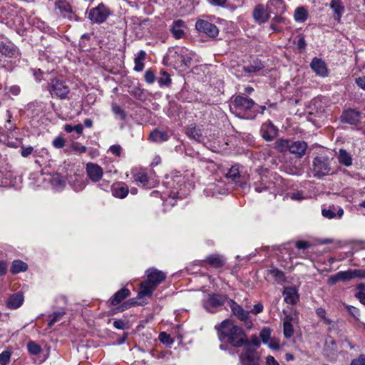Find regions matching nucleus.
Segmentation results:
<instances>
[{
  "label": "nucleus",
  "mask_w": 365,
  "mask_h": 365,
  "mask_svg": "<svg viewBox=\"0 0 365 365\" xmlns=\"http://www.w3.org/2000/svg\"><path fill=\"white\" fill-rule=\"evenodd\" d=\"M112 194L114 197L123 199L129 192L128 187L124 182H118L112 185Z\"/></svg>",
  "instance_id": "nucleus-26"
},
{
  "label": "nucleus",
  "mask_w": 365,
  "mask_h": 365,
  "mask_svg": "<svg viewBox=\"0 0 365 365\" xmlns=\"http://www.w3.org/2000/svg\"><path fill=\"white\" fill-rule=\"evenodd\" d=\"M294 20L297 22H304L307 19V12L303 7H298L296 9L294 14Z\"/></svg>",
  "instance_id": "nucleus-43"
},
{
  "label": "nucleus",
  "mask_w": 365,
  "mask_h": 365,
  "mask_svg": "<svg viewBox=\"0 0 365 365\" xmlns=\"http://www.w3.org/2000/svg\"><path fill=\"white\" fill-rule=\"evenodd\" d=\"M34 155L36 158V163L38 164L49 161L51 158L48 150L44 148L36 149Z\"/></svg>",
  "instance_id": "nucleus-35"
},
{
  "label": "nucleus",
  "mask_w": 365,
  "mask_h": 365,
  "mask_svg": "<svg viewBox=\"0 0 365 365\" xmlns=\"http://www.w3.org/2000/svg\"><path fill=\"white\" fill-rule=\"evenodd\" d=\"M86 173L93 182H99L103 175V169L98 164L88 163L86 164Z\"/></svg>",
  "instance_id": "nucleus-13"
},
{
  "label": "nucleus",
  "mask_w": 365,
  "mask_h": 365,
  "mask_svg": "<svg viewBox=\"0 0 365 365\" xmlns=\"http://www.w3.org/2000/svg\"><path fill=\"white\" fill-rule=\"evenodd\" d=\"M122 150L123 149L120 145H113L108 149V151L117 157L120 156Z\"/></svg>",
  "instance_id": "nucleus-57"
},
{
  "label": "nucleus",
  "mask_w": 365,
  "mask_h": 365,
  "mask_svg": "<svg viewBox=\"0 0 365 365\" xmlns=\"http://www.w3.org/2000/svg\"><path fill=\"white\" fill-rule=\"evenodd\" d=\"M314 176L321 178L331 171L330 160L327 156H316L312 161Z\"/></svg>",
  "instance_id": "nucleus-6"
},
{
  "label": "nucleus",
  "mask_w": 365,
  "mask_h": 365,
  "mask_svg": "<svg viewBox=\"0 0 365 365\" xmlns=\"http://www.w3.org/2000/svg\"><path fill=\"white\" fill-rule=\"evenodd\" d=\"M205 262L215 268H220L223 266L225 259L219 255H210L207 257Z\"/></svg>",
  "instance_id": "nucleus-36"
},
{
  "label": "nucleus",
  "mask_w": 365,
  "mask_h": 365,
  "mask_svg": "<svg viewBox=\"0 0 365 365\" xmlns=\"http://www.w3.org/2000/svg\"><path fill=\"white\" fill-rule=\"evenodd\" d=\"M64 130H65V131H66L67 133H71L72 132H75L77 135H79L82 134L83 128L81 124H78L76 125H71L67 124L65 125Z\"/></svg>",
  "instance_id": "nucleus-51"
},
{
  "label": "nucleus",
  "mask_w": 365,
  "mask_h": 365,
  "mask_svg": "<svg viewBox=\"0 0 365 365\" xmlns=\"http://www.w3.org/2000/svg\"><path fill=\"white\" fill-rule=\"evenodd\" d=\"M310 67L316 75L321 77L328 76V69L326 63L321 58H314L310 63Z\"/></svg>",
  "instance_id": "nucleus-15"
},
{
  "label": "nucleus",
  "mask_w": 365,
  "mask_h": 365,
  "mask_svg": "<svg viewBox=\"0 0 365 365\" xmlns=\"http://www.w3.org/2000/svg\"><path fill=\"white\" fill-rule=\"evenodd\" d=\"M195 28L200 32L204 33L212 38L217 37L219 34V29L217 26L206 20H197L195 23Z\"/></svg>",
  "instance_id": "nucleus-11"
},
{
  "label": "nucleus",
  "mask_w": 365,
  "mask_h": 365,
  "mask_svg": "<svg viewBox=\"0 0 365 365\" xmlns=\"http://www.w3.org/2000/svg\"><path fill=\"white\" fill-rule=\"evenodd\" d=\"M186 135L197 142H203L204 136L202 133V131L200 128H196L195 125H190L186 128L185 131Z\"/></svg>",
  "instance_id": "nucleus-29"
},
{
  "label": "nucleus",
  "mask_w": 365,
  "mask_h": 365,
  "mask_svg": "<svg viewBox=\"0 0 365 365\" xmlns=\"http://www.w3.org/2000/svg\"><path fill=\"white\" fill-rule=\"evenodd\" d=\"M16 178L10 170H0V187H14Z\"/></svg>",
  "instance_id": "nucleus-21"
},
{
  "label": "nucleus",
  "mask_w": 365,
  "mask_h": 365,
  "mask_svg": "<svg viewBox=\"0 0 365 365\" xmlns=\"http://www.w3.org/2000/svg\"><path fill=\"white\" fill-rule=\"evenodd\" d=\"M227 300L226 295L220 294H208L202 299V306L206 311L215 313Z\"/></svg>",
  "instance_id": "nucleus-4"
},
{
  "label": "nucleus",
  "mask_w": 365,
  "mask_h": 365,
  "mask_svg": "<svg viewBox=\"0 0 365 365\" xmlns=\"http://www.w3.org/2000/svg\"><path fill=\"white\" fill-rule=\"evenodd\" d=\"M24 302V295L23 292H18L8 297L6 301V306L9 309H16L23 304Z\"/></svg>",
  "instance_id": "nucleus-16"
},
{
  "label": "nucleus",
  "mask_w": 365,
  "mask_h": 365,
  "mask_svg": "<svg viewBox=\"0 0 365 365\" xmlns=\"http://www.w3.org/2000/svg\"><path fill=\"white\" fill-rule=\"evenodd\" d=\"M269 13L263 6L257 5L253 11V18L259 24L265 23L269 17Z\"/></svg>",
  "instance_id": "nucleus-24"
},
{
  "label": "nucleus",
  "mask_w": 365,
  "mask_h": 365,
  "mask_svg": "<svg viewBox=\"0 0 365 365\" xmlns=\"http://www.w3.org/2000/svg\"><path fill=\"white\" fill-rule=\"evenodd\" d=\"M290 140L278 139L275 142V148L280 153L289 150Z\"/></svg>",
  "instance_id": "nucleus-45"
},
{
  "label": "nucleus",
  "mask_w": 365,
  "mask_h": 365,
  "mask_svg": "<svg viewBox=\"0 0 365 365\" xmlns=\"http://www.w3.org/2000/svg\"><path fill=\"white\" fill-rule=\"evenodd\" d=\"M130 292L128 289L123 287L114 294L110 299V304L112 305H117L120 304L123 299L128 297Z\"/></svg>",
  "instance_id": "nucleus-32"
},
{
  "label": "nucleus",
  "mask_w": 365,
  "mask_h": 365,
  "mask_svg": "<svg viewBox=\"0 0 365 365\" xmlns=\"http://www.w3.org/2000/svg\"><path fill=\"white\" fill-rule=\"evenodd\" d=\"M283 328L284 337L287 339L291 338L294 334V328L290 320L287 319L284 322Z\"/></svg>",
  "instance_id": "nucleus-46"
},
{
  "label": "nucleus",
  "mask_w": 365,
  "mask_h": 365,
  "mask_svg": "<svg viewBox=\"0 0 365 365\" xmlns=\"http://www.w3.org/2000/svg\"><path fill=\"white\" fill-rule=\"evenodd\" d=\"M112 110L113 113L119 117L121 120H125L126 118V114L125 111L117 104L112 105Z\"/></svg>",
  "instance_id": "nucleus-53"
},
{
  "label": "nucleus",
  "mask_w": 365,
  "mask_h": 365,
  "mask_svg": "<svg viewBox=\"0 0 365 365\" xmlns=\"http://www.w3.org/2000/svg\"><path fill=\"white\" fill-rule=\"evenodd\" d=\"M240 361L241 365H259V356L258 353L252 348L245 345V349L240 354Z\"/></svg>",
  "instance_id": "nucleus-10"
},
{
  "label": "nucleus",
  "mask_w": 365,
  "mask_h": 365,
  "mask_svg": "<svg viewBox=\"0 0 365 365\" xmlns=\"http://www.w3.org/2000/svg\"><path fill=\"white\" fill-rule=\"evenodd\" d=\"M263 68V65L260 62H254L247 66L243 67V70L248 73H257Z\"/></svg>",
  "instance_id": "nucleus-48"
},
{
  "label": "nucleus",
  "mask_w": 365,
  "mask_h": 365,
  "mask_svg": "<svg viewBox=\"0 0 365 365\" xmlns=\"http://www.w3.org/2000/svg\"><path fill=\"white\" fill-rule=\"evenodd\" d=\"M56 8L65 17H71L72 9L71 5L66 1H60L56 4Z\"/></svg>",
  "instance_id": "nucleus-38"
},
{
  "label": "nucleus",
  "mask_w": 365,
  "mask_h": 365,
  "mask_svg": "<svg viewBox=\"0 0 365 365\" xmlns=\"http://www.w3.org/2000/svg\"><path fill=\"white\" fill-rule=\"evenodd\" d=\"M343 123L357 125L361 119V113L354 109H348L343 112L341 116Z\"/></svg>",
  "instance_id": "nucleus-12"
},
{
  "label": "nucleus",
  "mask_w": 365,
  "mask_h": 365,
  "mask_svg": "<svg viewBox=\"0 0 365 365\" xmlns=\"http://www.w3.org/2000/svg\"><path fill=\"white\" fill-rule=\"evenodd\" d=\"M252 186L257 192H262L271 190L274 183L267 175L256 172L252 177Z\"/></svg>",
  "instance_id": "nucleus-7"
},
{
  "label": "nucleus",
  "mask_w": 365,
  "mask_h": 365,
  "mask_svg": "<svg viewBox=\"0 0 365 365\" xmlns=\"http://www.w3.org/2000/svg\"><path fill=\"white\" fill-rule=\"evenodd\" d=\"M267 280L273 279L277 283L279 284L284 281V274L283 272L277 268H272L267 269L264 274Z\"/></svg>",
  "instance_id": "nucleus-27"
},
{
  "label": "nucleus",
  "mask_w": 365,
  "mask_h": 365,
  "mask_svg": "<svg viewBox=\"0 0 365 365\" xmlns=\"http://www.w3.org/2000/svg\"><path fill=\"white\" fill-rule=\"evenodd\" d=\"M227 178L231 179L235 182H240V171L237 165L232 166L225 175Z\"/></svg>",
  "instance_id": "nucleus-40"
},
{
  "label": "nucleus",
  "mask_w": 365,
  "mask_h": 365,
  "mask_svg": "<svg viewBox=\"0 0 365 365\" xmlns=\"http://www.w3.org/2000/svg\"><path fill=\"white\" fill-rule=\"evenodd\" d=\"M10 123H11V120L9 119L7 120V123L9 124V126H8L7 125H5V127L4 128V129H5V130H6V132L4 133V135H2V143H1V144H0V147L7 145L9 147L16 148H18L19 145L20 144V142L17 140V138H16V139L14 140H10L9 136H8L7 138L6 137V135H8L9 132H11L13 128L14 129L15 128V126H14L13 125H11Z\"/></svg>",
  "instance_id": "nucleus-20"
},
{
  "label": "nucleus",
  "mask_w": 365,
  "mask_h": 365,
  "mask_svg": "<svg viewBox=\"0 0 365 365\" xmlns=\"http://www.w3.org/2000/svg\"><path fill=\"white\" fill-rule=\"evenodd\" d=\"M186 51V48L175 46L170 48L163 58V62L166 66L180 68L182 55Z\"/></svg>",
  "instance_id": "nucleus-8"
},
{
  "label": "nucleus",
  "mask_w": 365,
  "mask_h": 365,
  "mask_svg": "<svg viewBox=\"0 0 365 365\" xmlns=\"http://www.w3.org/2000/svg\"><path fill=\"white\" fill-rule=\"evenodd\" d=\"M28 351L32 355H38L41 351V346L35 341H31L27 344Z\"/></svg>",
  "instance_id": "nucleus-50"
},
{
  "label": "nucleus",
  "mask_w": 365,
  "mask_h": 365,
  "mask_svg": "<svg viewBox=\"0 0 365 365\" xmlns=\"http://www.w3.org/2000/svg\"><path fill=\"white\" fill-rule=\"evenodd\" d=\"M346 308L354 318L357 319L360 316V311L358 308L351 305H347Z\"/></svg>",
  "instance_id": "nucleus-62"
},
{
  "label": "nucleus",
  "mask_w": 365,
  "mask_h": 365,
  "mask_svg": "<svg viewBox=\"0 0 365 365\" xmlns=\"http://www.w3.org/2000/svg\"><path fill=\"white\" fill-rule=\"evenodd\" d=\"M341 281H348L356 278L355 269H348L346 271L339 272L338 276Z\"/></svg>",
  "instance_id": "nucleus-47"
},
{
  "label": "nucleus",
  "mask_w": 365,
  "mask_h": 365,
  "mask_svg": "<svg viewBox=\"0 0 365 365\" xmlns=\"http://www.w3.org/2000/svg\"><path fill=\"white\" fill-rule=\"evenodd\" d=\"M133 178L135 182H136L138 184H140L143 187L147 186L148 178L145 172L138 171L134 174Z\"/></svg>",
  "instance_id": "nucleus-44"
},
{
  "label": "nucleus",
  "mask_w": 365,
  "mask_h": 365,
  "mask_svg": "<svg viewBox=\"0 0 365 365\" xmlns=\"http://www.w3.org/2000/svg\"><path fill=\"white\" fill-rule=\"evenodd\" d=\"M68 183L76 192L83 190L86 186V180L83 176L80 175L71 176L68 179Z\"/></svg>",
  "instance_id": "nucleus-23"
},
{
  "label": "nucleus",
  "mask_w": 365,
  "mask_h": 365,
  "mask_svg": "<svg viewBox=\"0 0 365 365\" xmlns=\"http://www.w3.org/2000/svg\"><path fill=\"white\" fill-rule=\"evenodd\" d=\"M27 269L28 265L26 263L21 260H14L12 262L11 272L14 274H16L21 272H25L27 270Z\"/></svg>",
  "instance_id": "nucleus-39"
},
{
  "label": "nucleus",
  "mask_w": 365,
  "mask_h": 365,
  "mask_svg": "<svg viewBox=\"0 0 365 365\" xmlns=\"http://www.w3.org/2000/svg\"><path fill=\"white\" fill-rule=\"evenodd\" d=\"M337 159L340 164L346 167H350L352 165V156L344 149H339Z\"/></svg>",
  "instance_id": "nucleus-34"
},
{
  "label": "nucleus",
  "mask_w": 365,
  "mask_h": 365,
  "mask_svg": "<svg viewBox=\"0 0 365 365\" xmlns=\"http://www.w3.org/2000/svg\"><path fill=\"white\" fill-rule=\"evenodd\" d=\"M185 26V23L182 20L178 19L176 21H174L173 23V25L171 26V32L174 37L177 39L182 38L184 35V31L182 28Z\"/></svg>",
  "instance_id": "nucleus-30"
},
{
  "label": "nucleus",
  "mask_w": 365,
  "mask_h": 365,
  "mask_svg": "<svg viewBox=\"0 0 365 365\" xmlns=\"http://www.w3.org/2000/svg\"><path fill=\"white\" fill-rule=\"evenodd\" d=\"M52 187L56 190H61L65 186L66 182L59 175H56L51 179Z\"/></svg>",
  "instance_id": "nucleus-42"
},
{
  "label": "nucleus",
  "mask_w": 365,
  "mask_h": 365,
  "mask_svg": "<svg viewBox=\"0 0 365 365\" xmlns=\"http://www.w3.org/2000/svg\"><path fill=\"white\" fill-rule=\"evenodd\" d=\"M285 9L286 6L283 0H270L267 4V10L270 14L281 15L284 13Z\"/></svg>",
  "instance_id": "nucleus-19"
},
{
  "label": "nucleus",
  "mask_w": 365,
  "mask_h": 365,
  "mask_svg": "<svg viewBox=\"0 0 365 365\" xmlns=\"http://www.w3.org/2000/svg\"><path fill=\"white\" fill-rule=\"evenodd\" d=\"M257 107L255 102L251 99L242 96H237L230 103V111L240 118L251 119L255 116L252 109Z\"/></svg>",
  "instance_id": "nucleus-3"
},
{
  "label": "nucleus",
  "mask_w": 365,
  "mask_h": 365,
  "mask_svg": "<svg viewBox=\"0 0 365 365\" xmlns=\"http://www.w3.org/2000/svg\"><path fill=\"white\" fill-rule=\"evenodd\" d=\"M350 365H365V354H361L358 358L351 360Z\"/></svg>",
  "instance_id": "nucleus-63"
},
{
  "label": "nucleus",
  "mask_w": 365,
  "mask_h": 365,
  "mask_svg": "<svg viewBox=\"0 0 365 365\" xmlns=\"http://www.w3.org/2000/svg\"><path fill=\"white\" fill-rule=\"evenodd\" d=\"M65 313L66 312L63 310L54 312L51 319L48 324V327H52L56 322H58L64 316Z\"/></svg>",
  "instance_id": "nucleus-52"
},
{
  "label": "nucleus",
  "mask_w": 365,
  "mask_h": 365,
  "mask_svg": "<svg viewBox=\"0 0 365 365\" xmlns=\"http://www.w3.org/2000/svg\"><path fill=\"white\" fill-rule=\"evenodd\" d=\"M329 7L334 11V19L339 22L345 11L342 0H331Z\"/></svg>",
  "instance_id": "nucleus-25"
},
{
  "label": "nucleus",
  "mask_w": 365,
  "mask_h": 365,
  "mask_svg": "<svg viewBox=\"0 0 365 365\" xmlns=\"http://www.w3.org/2000/svg\"><path fill=\"white\" fill-rule=\"evenodd\" d=\"M48 89L53 98L66 99L70 92V88L66 83L60 78H53L48 86Z\"/></svg>",
  "instance_id": "nucleus-5"
},
{
  "label": "nucleus",
  "mask_w": 365,
  "mask_h": 365,
  "mask_svg": "<svg viewBox=\"0 0 365 365\" xmlns=\"http://www.w3.org/2000/svg\"><path fill=\"white\" fill-rule=\"evenodd\" d=\"M158 82L160 86H168L171 83V78L170 76L164 71L162 73V76L158 78Z\"/></svg>",
  "instance_id": "nucleus-54"
},
{
  "label": "nucleus",
  "mask_w": 365,
  "mask_h": 365,
  "mask_svg": "<svg viewBox=\"0 0 365 365\" xmlns=\"http://www.w3.org/2000/svg\"><path fill=\"white\" fill-rule=\"evenodd\" d=\"M271 331L268 328H264L259 334V336L264 344H268L270 338Z\"/></svg>",
  "instance_id": "nucleus-56"
},
{
  "label": "nucleus",
  "mask_w": 365,
  "mask_h": 365,
  "mask_svg": "<svg viewBox=\"0 0 365 365\" xmlns=\"http://www.w3.org/2000/svg\"><path fill=\"white\" fill-rule=\"evenodd\" d=\"M110 15V9L105 4H99L96 7L90 10L88 19L93 23L102 24Z\"/></svg>",
  "instance_id": "nucleus-9"
},
{
  "label": "nucleus",
  "mask_w": 365,
  "mask_h": 365,
  "mask_svg": "<svg viewBox=\"0 0 365 365\" xmlns=\"http://www.w3.org/2000/svg\"><path fill=\"white\" fill-rule=\"evenodd\" d=\"M15 52L14 46L3 36H0V53L11 57L15 54Z\"/></svg>",
  "instance_id": "nucleus-28"
},
{
  "label": "nucleus",
  "mask_w": 365,
  "mask_h": 365,
  "mask_svg": "<svg viewBox=\"0 0 365 365\" xmlns=\"http://www.w3.org/2000/svg\"><path fill=\"white\" fill-rule=\"evenodd\" d=\"M145 273L147 279L140 284V290L138 294V299L150 297L157 286L163 282L166 277L164 272L155 268L147 269Z\"/></svg>",
  "instance_id": "nucleus-2"
},
{
  "label": "nucleus",
  "mask_w": 365,
  "mask_h": 365,
  "mask_svg": "<svg viewBox=\"0 0 365 365\" xmlns=\"http://www.w3.org/2000/svg\"><path fill=\"white\" fill-rule=\"evenodd\" d=\"M113 327L117 329L123 330L127 328V324L123 319H115L113 322Z\"/></svg>",
  "instance_id": "nucleus-64"
},
{
  "label": "nucleus",
  "mask_w": 365,
  "mask_h": 365,
  "mask_svg": "<svg viewBox=\"0 0 365 365\" xmlns=\"http://www.w3.org/2000/svg\"><path fill=\"white\" fill-rule=\"evenodd\" d=\"M355 297L364 305H365V284L361 282L356 287Z\"/></svg>",
  "instance_id": "nucleus-41"
},
{
  "label": "nucleus",
  "mask_w": 365,
  "mask_h": 365,
  "mask_svg": "<svg viewBox=\"0 0 365 365\" xmlns=\"http://www.w3.org/2000/svg\"><path fill=\"white\" fill-rule=\"evenodd\" d=\"M180 189L173 187L170 190V192L168 195V197L164 200V205H170L171 207L174 206L175 204V198H182L185 196V193L182 191V186H184L182 184L179 185Z\"/></svg>",
  "instance_id": "nucleus-22"
},
{
  "label": "nucleus",
  "mask_w": 365,
  "mask_h": 365,
  "mask_svg": "<svg viewBox=\"0 0 365 365\" xmlns=\"http://www.w3.org/2000/svg\"><path fill=\"white\" fill-rule=\"evenodd\" d=\"M168 138L169 135L166 132L160 130L158 129L153 130L149 136L150 141L155 143H162L168 140Z\"/></svg>",
  "instance_id": "nucleus-33"
},
{
  "label": "nucleus",
  "mask_w": 365,
  "mask_h": 365,
  "mask_svg": "<svg viewBox=\"0 0 365 365\" xmlns=\"http://www.w3.org/2000/svg\"><path fill=\"white\" fill-rule=\"evenodd\" d=\"M71 147L73 150H75L79 153H83L86 151V146L81 145L78 142L72 143Z\"/></svg>",
  "instance_id": "nucleus-59"
},
{
  "label": "nucleus",
  "mask_w": 365,
  "mask_h": 365,
  "mask_svg": "<svg viewBox=\"0 0 365 365\" xmlns=\"http://www.w3.org/2000/svg\"><path fill=\"white\" fill-rule=\"evenodd\" d=\"M215 329L220 340L223 343L230 344L234 347H241L249 343L245 331L228 319L216 325Z\"/></svg>",
  "instance_id": "nucleus-1"
},
{
  "label": "nucleus",
  "mask_w": 365,
  "mask_h": 365,
  "mask_svg": "<svg viewBox=\"0 0 365 365\" xmlns=\"http://www.w3.org/2000/svg\"><path fill=\"white\" fill-rule=\"evenodd\" d=\"M288 196L290 197V199L293 200H302L305 199V197L303 195V192L301 191H296L294 192H291L288 195Z\"/></svg>",
  "instance_id": "nucleus-60"
},
{
  "label": "nucleus",
  "mask_w": 365,
  "mask_h": 365,
  "mask_svg": "<svg viewBox=\"0 0 365 365\" xmlns=\"http://www.w3.org/2000/svg\"><path fill=\"white\" fill-rule=\"evenodd\" d=\"M11 353L9 351H4L0 354V364L6 365L10 361Z\"/></svg>",
  "instance_id": "nucleus-55"
},
{
  "label": "nucleus",
  "mask_w": 365,
  "mask_h": 365,
  "mask_svg": "<svg viewBox=\"0 0 365 365\" xmlns=\"http://www.w3.org/2000/svg\"><path fill=\"white\" fill-rule=\"evenodd\" d=\"M145 80L148 83H153L155 80V73L151 70H147L145 73Z\"/></svg>",
  "instance_id": "nucleus-58"
},
{
  "label": "nucleus",
  "mask_w": 365,
  "mask_h": 365,
  "mask_svg": "<svg viewBox=\"0 0 365 365\" xmlns=\"http://www.w3.org/2000/svg\"><path fill=\"white\" fill-rule=\"evenodd\" d=\"M192 59L191 51L186 48V51L182 55L180 60V68L183 66H189Z\"/></svg>",
  "instance_id": "nucleus-49"
},
{
  "label": "nucleus",
  "mask_w": 365,
  "mask_h": 365,
  "mask_svg": "<svg viewBox=\"0 0 365 365\" xmlns=\"http://www.w3.org/2000/svg\"><path fill=\"white\" fill-rule=\"evenodd\" d=\"M229 306L231 309L232 313L240 321L247 322L250 318L248 312L244 310L241 306L237 304L235 301L230 299Z\"/></svg>",
  "instance_id": "nucleus-17"
},
{
  "label": "nucleus",
  "mask_w": 365,
  "mask_h": 365,
  "mask_svg": "<svg viewBox=\"0 0 365 365\" xmlns=\"http://www.w3.org/2000/svg\"><path fill=\"white\" fill-rule=\"evenodd\" d=\"M145 56H146V53L143 50H140L138 53V54L136 55V56L135 57V59H134V63H135L134 70L135 71L140 72L143 70V68H144L143 61L145 58Z\"/></svg>",
  "instance_id": "nucleus-37"
},
{
  "label": "nucleus",
  "mask_w": 365,
  "mask_h": 365,
  "mask_svg": "<svg viewBox=\"0 0 365 365\" xmlns=\"http://www.w3.org/2000/svg\"><path fill=\"white\" fill-rule=\"evenodd\" d=\"M52 144L56 148H62L65 145V140L61 136H58L53 140Z\"/></svg>",
  "instance_id": "nucleus-61"
},
{
  "label": "nucleus",
  "mask_w": 365,
  "mask_h": 365,
  "mask_svg": "<svg viewBox=\"0 0 365 365\" xmlns=\"http://www.w3.org/2000/svg\"><path fill=\"white\" fill-rule=\"evenodd\" d=\"M260 131L263 139L272 141L277 136L278 129L271 120H267L262 125Z\"/></svg>",
  "instance_id": "nucleus-14"
},
{
  "label": "nucleus",
  "mask_w": 365,
  "mask_h": 365,
  "mask_svg": "<svg viewBox=\"0 0 365 365\" xmlns=\"http://www.w3.org/2000/svg\"><path fill=\"white\" fill-rule=\"evenodd\" d=\"M307 149V143L304 141H291L289 143V151L295 155L297 158H302L305 155Z\"/></svg>",
  "instance_id": "nucleus-18"
},
{
  "label": "nucleus",
  "mask_w": 365,
  "mask_h": 365,
  "mask_svg": "<svg viewBox=\"0 0 365 365\" xmlns=\"http://www.w3.org/2000/svg\"><path fill=\"white\" fill-rule=\"evenodd\" d=\"M283 296L286 303L289 304H294L299 299V296L295 289L287 287L284 289Z\"/></svg>",
  "instance_id": "nucleus-31"
}]
</instances>
